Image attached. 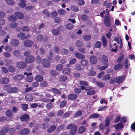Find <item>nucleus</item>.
I'll use <instances>...</instances> for the list:
<instances>
[{"label":"nucleus","mask_w":135,"mask_h":135,"mask_svg":"<svg viewBox=\"0 0 135 135\" xmlns=\"http://www.w3.org/2000/svg\"><path fill=\"white\" fill-rule=\"evenodd\" d=\"M11 88V86L9 85H4L3 88V90L5 91H7L9 93V91L10 90Z\"/></svg>","instance_id":"25"},{"label":"nucleus","mask_w":135,"mask_h":135,"mask_svg":"<svg viewBox=\"0 0 135 135\" xmlns=\"http://www.w3.org/2000/svg\"><path fill=\"white\" fill-rule=\"evenodd\" d=\"M9 127L8 126H6L3 128L0 131V133L4 134L6 133L8 131Z\"/></svg>","instance_id":"12"},{"label":"nucleus","mask_w":135,"mask_h":135,"mask_svg":"<svg viewBox=\"0 0 135 135\" xmlns=\"http://www.w3.org/2000/svg\"><path fill=\"white\" fill-rule=\"evenodd\" d=\"M86 130V127L85 126H82L79 128L78 129V132L80 134L84 133Z\"/></svg>","instance_id":"19"},{"label":"nucleus","mask_w":135,"mask_h":135,"mask_svg":"<svg viewBox=\"0 0 135 135\" xmlns=\"http://www.w3.org/2000/svg\"><path fill=\"white\" fill-rule=\"evenodd\" d=\"M16 66L18 68L23 69L25 68L26 65L24 62L20 61L17 64Z\"/></svg>","instance_id":"5"},{"label":"nucleus","mask_w":135,"mask_h":135,"mask_svg":"<svg viewBox=\"0 0 135 135\" xmlns=\"http://www.w3.org/2000/svg\"><path fill=\"white\" fill-rule=\"evenodd\" d=\"M34 57L32 56H28L25 59L26 62L29 63L32 62L34 60Z\"/></svg>","instance_id":"9"},{"label":"nucleus","mask_w":135,"mask_h":135,"mask_svg":"<svg viewBox=\"0 0 135 135\" xmlns=\"http://www.w3.org/2000/svg\"><path fill=\"white\" fill-rule=\"evenodd\" d=\"M102 63L104 65H107L108 63V60L107 57L105 56H103L102 58Z\"/></svg>","instance_id":"11"},{"label":"nucleus","mask_w":135,"mask_h":135,"mask_svg":"<svg viewBox=\"0 0 135 135\" xmlns=\"http://www.w3.org/2000/svg\"><path fill=\"white\" fill-rule=\"evenodd\" d=\"M53 105V104H52L51 102H50L46 105V108L48 109H50L52 108Z\"/></svg>","instance_id":"59"},{"label":"nucleus","mask_w":135,"mask_h":135,"mask_svg":"<svg viewBox=\"0 0 135 135\" xmlns=\"http://www.w3.org/2000/svg\"><path fill=\"white\" fill-rule=\"evenodd\" d=\"M103 45L104 46H106L107 44V41L105 37H103L102 38Z\"/></svg>","instance_id":"56"},{"label":"nucleus","mask_w":135,"mask_h":135,"mask_svg":"<svg viewBox=\"0 0 135 135\" xmlns=\"http://www.w3.org/2000/svg\"><path fill=\"white\" fill-rule=\"evenodd\" d=\"M63 73L65 75H68L70 73V70L68 68H66L62 70Z\"/></svg>","instance_id":"32"},{"label":"nucleus","mask_w":135,"mask_h":135,"mask_svg":"<svg viewBox=\"0 0 135 135\" xmlns=\"http://www.w3.org/2000/svg\"><path fill=\"white\" fill-rule=\"evenodd\" d=\"M61 28V27L60 26L59 27H58V30L56 29H53L51 31L52 33L55 35H59V29Z\"/></svg>","instance_id":"24"},{"label":"nucleus","mask_w":135,"mask_h":135,"mask_svg":"<svg viewBox=\"0 0 135 135\" xmlns=\"http://www.w3.org/2000/svg\"><path fill=\"white\" fill-rule=\"evenodd\" d=\"M49 124L47 123H45L42 124L41 125V128L43 129H45L47 128L49 126Z\"/></svg>","instance_id":"63"},{"label":"nucleus","mask_w":135,"mask_h":135,"mask_svg":"<svg viewBox=\"0 0 135 135\" xmlns=\"http://www.w3.org/2000/svg\"><path fill=\"white\" fill-rule=\"evenodd\" d=\"M12 111L9 110H8L6 112V115L8 117H11L12 115Z\"/></svg>","instance_id":"58"},{"label":"nucleus","mask_w":135,"mask_h":135,"mask_svg":"<svg viewBox=\"0 0 135 135\" xmlns=\"http://www.w3.org/2000/svg\"><path fill=\"white\" fill-rule=\"evenodd\" d=\"M35 79L37 81H41L43 80V76L40 75H37L35 77Z\"/></svg>","instance_id":"17"},{"label":"nucleus","mask_w":135,"mask_h":135,"mask_svg":"<svg viewBox=\"0 0 135 135\" xmlns=\"http://www.w3.org/2000/svg\"><path fill=\"white\" fill-rule=\"evenodd\" d=\"M17 26V24L16 22H12L9 24V27L14 28H16Z\"/></svg>","instance_id":"35"},{"label":"nucleus","mask_w":135,"mask_h":135,"mask_svg":"<svg viewBox=\"0 0 135 135\" xmlns=\"http://www.w3.org/2000/svg\"><path fill=\"white\" fill-rule=\"evenodd\" d=\"M48 85L47 83L44 81H43L41 82L40 84V86L41 87H46Z\"/></svg>","instance_id":"40"},{"label":"nucleus","mask_w":135,"mask_h":135,"mask_svg":"<svg viewBox=\"0 0 135 135\" xmlns=\"http://www.w3.org/2000/svg\"><path fill=\"white\" fill-rule=\"evenodd\" d=\"M96 74V72L95 71L91 70L88 73V75L89 76H93Z\"/></svg>","instance_id":"55"},{"label":"nucleus","mask_w":135,"mask_h":135,"mask_svg":"<svg viewBox=\"0 0 135 135\" xmlns=\"http://www.w3.org/2000/svg\"><path fill=\"white\" fill-rule=\"evenodd\" d=\"M42 63L43 66L45 68H48L50 66V64L48 61L45 59L42 60Z\"/></svg>","instance_id":"4"},{"label":"nucleus","mask_w":135,"mask_h":135,"mask_svg":"<svg viewBox=\"0 0 135 135\" xmlns=\"http://www.w3.org/2000/svg\"><path fill=\"white\" fill-rule=\"evenodd\" d=\"M91 36L89 35H86L84 36L83 38L84 40L88 41L90 40L91 39Z\"/></svg>","instance_id":"33"},{"label":"nucleus","mask_w":135,"mask_h":135,"mask_svg":"<svg viewBox=\"0 0 135 135\" xmlns=\"http://www.w3.org/2000/svg\"><path fill=\"white\" fill-rule=\"evenodd\" d=\"M20 119L22 121L27 122L29 119V117L28 114H25L21 116Z\"/></svg>","instance_id":"7"},{"label":"nucleus","mask_w":135,"mask_h":135,"mask_svg":"<svg viewBox=\"0 0 135 135\" xmlns=\"http://www.w3.org/2000/svg\"><path fill=\"white\" fill-rule=\"evenodd\" d=\"M3 56L6 58H10L11 56V54L8 52H6L4 53L3 54Z\"/></svg>","instance_id":"54"},{"label":"nucleus","mask_w":135,"mask_h":135,"mask_svg":"<svg viewBox=\"0 0 135 135\" xmlns=\"http://www.w3.org/2000/svg\"><path fill=\"white\" fill-rule=\"evenodd\" d=\"M67 129H70L69 134L70 135H74L77 132V127L74 124L69 125L66 127Z\"/></svg>","instance_id":"1"},{"label":"nucleus","mask_w":135,"mask_h":135,"mask_svg":"<svg viewBox=\"0 0 135 135\" xmlns=\"http://www.w3.org/2000/svg\"><path fill=\"white\" fill-rule=\"evenodd\" d=\"M80 63L82 66H87L88 64V61L85 59L82 60L81 61Z\"/></svg>","instance_id":"29"},{"label":"nucleus","mask_w":135,"mask_h":135,"mask_svg":"<svg viewBox=\"0 0 135 135\" xmlns=\"http://www.w3.org/2000/svg\"><path fill=\"white\" fill-rule=\"evenodd\" d=\"M25 99L27 101H31L33 99V97L31 95L28 94L26 96Z\"/></svg>","instance_id":"43"},{"label":"nucleus","mask_w":135,"mask_h":135,"mask_svg":"<svg viewBox=\"0 0 135 135\" xmlns=\"http://www.w3.org/2000/svg\"><path fill=\"white\" fill-rule=\"evenodd\" d=\"M9 20L11 21H15L17 20L16 17L14 16H11L8 18Z\"/></svg>","instance_id":"39"},{"label":"nucleus","mask_w":135,"mask_h":135,"mask_svg":"<svg viewBox=\"0 0 135 135\" xmlns=\"http://www.w3.org/2000/svg\"><path fill=\"white\" fill-rule=\"evenodd\" d=\"M13 54L16 57H19L21 56L20 51L19 50H15L13 52Z\"/></svg>","instance_id":"22"},{"label":"nucleus","mask_w":135,"mask_h":135,"mask_svg":"<svg viewBox=\"0 0 135 135\" xmlns=\"http://www.w3.org/2000/svg\"><path fill=\"white\" fill-rule=\"evenodd\" d=\"M56 129V127L54 125H53L47 129V132L50 133L54 131Z\"/></svg>","instance_id":"26"},{"label":"nucleus","mask_w":135,"mask_h":135,"mask_svg":"<svg viewBox=\"0 0 135 135\" xmlns=\"http://www.w3.org/2000/svg\"><path fill=\"white\" fill-rule=\"evenodd\" d=\"M6 2L8 4L13 5L15 4L13 0H5Z\"/></svg>","instance_id":"46"},{"label":"nucleus","mask_w":135,"mask_h":135,"mask_svg":"<svg viewBox=\"0 0 135 135\" xmlns=\"http://www.w3.org/2000/svg\"><path fill=\"white\" fill-rule=\"evenodd\" d=\"M71 9L72 11L75 12H77L79 10L78 7L77 6H71Z\"/></svg>","instance_id":"53"},{"label":"nucleus","mask_w":135,"mask_h":135,"mask_svg":"<svg viewBox=\"0 0 135 135\" xmlns=\"http://www.w3.org/2000/svg\"><path fill=\"white\" fill-rule=\"evenodd\" d=\"M8 70L10 72L14 73L15 71V68L13 66H10L8 67Z\"/></svg>","instance_id":"45"},{"label":"nucleus","mask_w":135,"mask_h":135,"mask_svg":"<svg viewBox=\"0 0 135 135\" xmlns=\"http://www.w3.org/2000/svg\"><path fill=\"white\" fill-rule=\"evenodd\" d=\"M24 77L23 75H16L14 77V79L16 80H20L22 79Z\"/></svg>","instance_id":"28"},{"label":"nucleus","mask_w":135,"mask_h":135,"mask_svg":"<svg viewBox=\"0 0 135 135\" xmlns=\"http://www.w3.org/2000/svg\"><path fill=\"white\" fill-rule=\"evenodd\" d=\"M42 13L46 15L47 17H49L50 16V13L48 12V10L46 9H44L42 12Z\"/></svg>","instance_id":"41"},{"label":"nucleus","mask_w":135,"mask_h":135,"mask_svg":"<svg viewBox=\"0 0 135 135\" xmlns=\"http://www.w3.org/2000/svg\"><path fill=\"white\" fill-rule=\"evenodd\" d=\"M14 14L19 19H22L24 18L23 15L20 12H16Z\"/></svg>","instance_id":"18"},{"label":"nucleus","mask_w":135,"mask_h":135,"mask_svg":"<svg viewBox=\"0 0 135 135\" xmlns=\"http://www.w3.org/2000/svg\"><path fill=\"white\" fill-rule=\"evenodd\" d=\"M61 52L62 54L66 55L68 54V51L66 49H63L61 50Z\"/></svg>","instance_id":"48"},{"label":"nucleus","mask_w":135,"mask_h":135,"mask_svg":"<svg viewBox=\"0 0 135 135\" xmlns=\"http://www.w3.org/2000/svg\"><path fill=\"white\" fill-rule=\"evenodd\" d=\"M75 44L77 46L80 47L83 45L84 43L81 41L78 40L76 42Z\"/></svg>","instance_id":"30"},{"label":"nucleus","mask_w":135,"mask_h":135,"mask_svg":"<svg viewBox=\"0 0 135 135\" xmlns=\"http://www.w3.org/2000/svg\"><path fill=\"white\" fill-rule=\"evenodd\" d=\"M66 101H62L60 103V107L61 108L63 107L66 105Z\"/></svg>","instance_id":"61"},{"label":"nucleus","mask_w":135,"mask_h":135,"mask_svg":"<svg viewBox=\"0 0 135 135\" xmlns=\"http://www.w3.org/2000/svg\"><path fill=\"white\" fill-rule=\"evenodd\" d=\"M20 2L18 3V5L20 7L24 8L26 6L25 1L24 0H20Z\"/></svg>","instance_id":"23"},{"label":"nucleus","mask_w":135,"mask_h":135,"mask_svg":"<svg viewBox=\"0 0 135 135\" xmlns=\"http://www.w3.org/2000/svg\"><path fill=\"white\" fill-rule=\"evenodd\" d=\"M66 27L69 30H71L73 28V25L70 23H68L66 25Z\"/></svg>","instance_id":"38"},{"label":"nucleus","mask_w":135,"mask_h":135,"mask_svg":"<svg viewBox=\"0 0 135 135\" xmlns=\"http://www.w3.org/2000/svg\"><path fill=\"white\" fill-rule=\"evenodd\" d=\"M123 66L122 63H120L118 64L115 65L114 69L116 70H118L119 69L121 68Z\"/></svg>","instance_id":"34"},{"label":"nucleus","mask_w":135,"mask_h":135,"mask_svg":"<svg viewBox=\"0 0 135 135\" xmlns=\"http://www.w3.org/2000/svg\"><path fill=\"white\" fill-rule=\"evenodd\" d=\"M17 37L20 38L22 40L26 39H27L26 36L25 34L21 32L19 33L17 35Z\"/></svg>","instance_id":"15"},{"label":"nucleus","mask_w":135,"mask_h":135,"mask_svg":"<svg viewBox=\"0 0 135 135\" xmlns=\"http://www.w3.org/2000/svg\"><path fill=\"white\" fill-rule=\"evenodd\" d=\"M19 42L18 40L17 39H12L10 42L11 45L13 47H17L19 45Z\"/></svg>","instance_id":"6"},{"label":"nucleus","mask_w":135,"mask_h":135,"mask_svg":"<svg viewBox=\"0 0 135 135\" xmlns=\"http://www.w3.org/2000/svg\"><path fill=\"white\" fill-rule=\"evenodd\" d=\"M30 130L28 128H24L21 130L19 132V134L21 135H26L29 133Z\"/></svg>","instance_id":"8"},{"label":"nucleus","mask_w":135,"mask_h":135,"mask_svg":"<svg viewBox=\"0 0 135 135\" xmlns=\"http://www.w3.org/2000/svg\"><path fill=\"white\" fill-rule=\"evenodd\" d=\"M51 91L54 93L57 94H60V91L55 88H52L51 89Z\"/></svg>","instance_id":"36"},{"label":"nucleus","mask_w":135,"mask_h":135,"mask_svg":"<svg viewBox=\"0 0 135 135\" xmlns=\"http://www.w3.org/2000/svg\"><path fill=\"white\" fill-rule=\"evenodd\" d=\"M4 49L7 52H11L12 50V47L9 45L6 46H5Z\"/></svg>","instance_id":"31"},{"label":"nucleus","mask_w":135,"mask_h":135,"mask_svg":"<svg viewBox=\"0 0 135 135\" xmlns=\"http://www.w3.org/2000/svg\"><path fill=\"white\" fill-rule=\"evenodd\" d=\"M123 127V125L122 123H119L116 125L114 127L117 129H119Z\"/></svg>","instance_id":"50"},{"label":"nucleus","mask_w":135,"mask_h":135,"mask_svg":"<svg viewBox=\"0 0 135 135\" xmlns=\"http://www.w3.org/2000/svg\"><path fill=\"white\" fill-rule=\"evenodd\" d=\"M130 63L127 59H126L124 61V65L126 68H128L130 65Z\"/></svg>","instance_id":"60"},{"label":"nucleus","mask_w":135,"mask_h":135,"mask_svg":"<svg viewBox=\"0 0 135 135\" xmlns=\"http://www.w3.org/2000/svg\"><path fill=\"white\" fill-rule=\"evenodd\" d=\"M110 120L108 118H107L105 120V126L106 127H108L109 125Z\"/></svg>","instance_id":"49"},{"label":"nucleus","mask_w":135,"mask_h":135,"mask_svg":"<svg viewBox=\"0 0 135 135\" xmlns=\"http://www.w3.org/2000/svg\"><path fill=\"white\" fill-rule=\"evenodd\" d=\"M23 44L26 47H31L33 45L34 42L32 41L28 40L23 42Z\"/></svg>","instance_id":"2"},{"label":"nucleus","mask_w":135,"mask_h":135,"mask_svg":"<svg viewBox=\"0 0 135 135\" xmlns=\"http://www.w3.org/2000/svg\"><path fill=\"white\" fill-rule=\"evenodd\" d=\"M77 3L80 5H82L85 4V2L83 0H79L77 1Z\"/></svg>","instance_id":"62"},{"label":"nucleus","mask_w":135,"mask_h":135,"mask_svg":"<svg viewBox=\"0 0 135 135\" xmlns=\"http://www.w3.org/2000/svg\"><path fill=\"white\" fill-rule=\"evenodd\" d=\"M80 84L81 86H88V83L86 81H82L80 82Z\"/></svg>","instance_id":"42"},{"label":"nucleus","mask_w":135,"mask_h":135,"mask_svg":"<svg viewBox=\"0 0 135 135\" xmlns=\"http://www.w3.org/2000/svg\"><path fill=\"white\" fill-rule=\"evenodd\" d=\"M68 97L69 99L74 100L77 98V96L75 94H73L68 95Z\"/></svg>","instance_id":"20"},{"label":"nucleus","mask_w":135,"mask_h":135,"mask_svg":"<svg viewBox=\"0 0 135 135\" xmlns=\"http://www.w3.org/2000/svg\"><path fill=\"white\" fill-rule=\"evenodd\" d=\"M21 105L23 110H26L27 109L28 105L27 104H21Z\"/></svg>","instance_id":"51"},{"label":"nucleus","mask_w":135,"mask_h":135,"mask_svg":"<svg viewBox=\"0 0 135 135\" xmlns=\"http://www.w3.org/2000/svg\"><path fill=\"white\" fill-rule=\"evenodd\" d=\"M9 81V79L7 78H3L0 79V82L3 84L8 83Z\"/></svg>","instance_id":"16"},{"label":"nucleus","mask_w":135,"mask_h":135,"mask_svg":"<svg viewBox=\"0 0 135 135\" xmlns=\"http://www.w3.org/2000/svg\"><path fill=\"white\" fill-rule=\"evenodd\" d=\"M124 79L123 75L120 76L116 77L115 81L116 83L120 84L122 83Z\"/></svg>","instance_id":"3"},{"label":"nucleus","mask_w":135,"mask_h":135,"mask_svg":"<svg viewBox=\"0 0 135 135\" xmlns=\"http://www.w3.org/2000/svg\"><path fill=\"white\" fill-rule=\"evenodd\" d=\"M54 21L55 22L57 23H59L61 22L60 18L58 17H55L54 19Z\"/></svg>","instance_id":"57"},{"label":"nucleus","mask_w":135,"mask_h":135,"mask_svg":"<svg viewBox=\"0 0 135 135\" xmlns=\"http://www.w3.org/2000/svg\"><path fill=\"white\" fill-rule=\"evenodd\" d=\"M110 78V76L109 75L107 74L105 75L103 77V80L104 81H106L109 80Z\"/></svg>","instance_id":"52"},{"label":"nucleus","mask_w":135,"mask_h":135,"mask_svg":"<svg viewBox=\"0 0 135 135\" xmlns=\"http://www.w3.org/2000/svg\"><path fill=\"white\" fill-rule=\"evenodd\" d=\"M67 78L65 76H61L60 77L59 80L61 81H64L67 79Z\"/></svg>","instance_id":"47"},{"label":"nucleus","mask_w":135,"mask_h":135,"mask_svg":"<svg viewBox=\"0 0 135 135\" xmlns=\"http://www.w3.org/2000/svg\"><path fill=\"white\" fill-rule=\"evenodd\" d=\"M96 84L98 87L100 88L103 87L105 85L104 84L100 81H97Z\"/></svg>","instance_id":"44"},{"label":"nucleus","mask_w":135,"mask_h":135,"mask_svg":"<svg viewBox=\"0 0 135 135\" xmlns=\"http://www.w3.org/2000/svg\"><path fill=\"white\" fill-rule=\"evenodd\" d=\"M100 116V115L98 113H93L89 116V118L91 119L92 118H97Z\"/></svg>","instance_id":"21"},{"label":"nucleus","mask_w":135,"mask_h":135,"mask_svg":"<svg viewBox=\"0 0 135 135\" xmlns=\"http://www.w3.org/2000/svg\"><path fill=\"white\" fill-rule=\"evenodd\" d=\"M58 12L61 15H64L65 13L66 12L63 9L59 10Z\"/></svg>","instance_id":"64"},{"label":"nucleus","mask_w":135,"mask_h":135,"mask_svg":"<svg viewBox=\"0 0 135 135\" xmlns=\"http://www.w3.org/2000/svg\"><path fill=\"white\" fill-rule=\"evenodd\" d=\"M75 56L78 59H82L85 58V56L79 52H76L75 54Z\"/></svg>","instance_id":"14"},{"label":"nucleus","mask_w":135,"mask_h":135,"mask_svg":"<svg viewBox=\"0 0 135 135\" xmlns=\"http://www.w3.org/2000/svg\"><path fill=\"white\" fill-rule=\"evenodd\" d=\"M97 57L94 56H92L90 57V62L92 64H96L97 61Z\"/></svg>","instance_id":"10"},{"label":"nucleus","mask_w":135,"mask_h":135,"mask_svg":"<svg viewBox=\"0 0 135 135\" xmlns=\"http://www.w3.org/2000/svg\"><path fill=\"white\" fill-rule=\"evenodd\" d=\"M43 38V36L41 35H38L36 37V40L38 42L41 41Z\"/></svg>","instance_id":"37"},{"label":"nucleus","mask_w":135,"mask_h":135,"mask_svg":"<svg viewBox=\"0 0 135 135\" xmlns=\"http://www.w3.org/2000/svg\"><path fill=\"white\" fill-rule=\"evenodd\" d=\"M110 19L109 17H105V19H104V23L105 25L107 26H109L110 23Z\"/></svg>","instance_id":"13"},{"label":"nucleus","mask_w":135,"mask_h":135,"mask_svg":"<svg viewBox=\"0 0 135 135\" xmlns=\"http://www.w3.org/2000/svg\"><path fill=\"white\" fill-rule=\"evenodd\" d=\"M18 91V89L17 87H14L11 88L10 90L9 91V93H15L17 92Z\"/></svg>","instance_id":"27"}]
</instances>
